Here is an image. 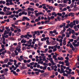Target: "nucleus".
Here are the masks:
<instances>
[{"instance_id":"33","label":"nucleus","mask_w":79,"mask_h":79,"mask_svg":"<svg viewBox=\"0 0 79 79\" xmlns=\"http://www.w3.org/2000/svg\"><path fill=\"white\" fill-rule=\"evenodd\" d=\"M16 50H17V51L19 52H21V49L20 48H19V49H16Z\"/></svg>"},{"instance_id":"38","label":"nucleus","mask_w":79,"mask_h":79,"mask_svg":"<svg viewBox=\"0 0 79 79\" xmlns=\"http://www.w3.org/2000/svg\"><path fill=\"white\" fill-rule=\"evenodd\" d=\"M10 12V10H6L5 12L6 14H8V13Z\"/></svg>"},{"instance_id":"14","label":"nucleus","mask_w":79,"mask_h":79,"mask_svg":"<svg viewBox=\"0 0 79 79\" xmlns=\"http://www.w3.org/2000/svg\"><path fill=\"white\" fill-rule=\"evenodd\" d=\"M8 58H6V59L5 60H4L5 63H6L8 62Z\"/></svg>"},{"instance_id":"59","label":"nucleus","mask_w":79,"mask_h":79,"mask_svg":"<svg viewBox=\"0 0 79 79\" xmlns=\"http://www.w3.org/2000/svg\"><path fill=\"white\" fill-rule=\"evenodd\" d=\"M10 62H13V59H10L9 60Z\"/></svg>"},{"instance_id":"13","label":"nucleus","mask_w":79,"mask_h":79,"mask_svg":"<svg viewBox=\"0 0 79 79\" xmlns=\"http://www.w3.org/2000/svg\"><path fill=\"white\" fill-rule=\"evenodd\" d=\"M12 14V12H10L8 14H5V15L8 16V15H11Z\"/></svg>"},{"instance_id":"31","label":"nucleus","mask_w":79,"mask_h":79,"mask_svg":"<svg viewBox=\"0 0 79 79\" xmlns=\"http://www.w3.org/2000/svg\"><path fill=\"white\" fill-rule=\"evenodd\" d=\"M30 5H32L33 6H34V3L33 2H31L30 3Z\"/></svg>"},{"instance_id":"5","label":"nucleus","mask_w":79,"mask_h":79,"mask_svg":"<svg viewBox=\"0 0 79 79\" xmlns=\"http://www.w3.org/2000/svg\"><path fill=\"white\" fill-rule=\"evenodd\" d=\"M63 24V25H62ZM62 24H61L60 25V26H59V27H60V28H62V27H65L66 26V23H62Z\"/></svg>"},{"instance_id":"52","label":"nucleus","mask_w":79,"mask_h":79,"mask_svg":"<svg viewBox=\"0 0 79 79\" xmlns=\"http://www.w3.org/2000/svg\"><path fill=\"white\" fill-rule=\"evenodd\" d=\"M54 59H55V58H56V56L55 55H54L53 57H52Z\"/></svg>"},{"instance_id":"15","label":"nucleus","mask_w":79,"mask_h":79,"mask_svg":"<svg viewBox=\"0 0 79 79\" xmlns=\"http://www.w3.org/2000/svg\"><path fill=\"white\" fill-rule=\"evenodd\" d=\"M46 73H44L41 76L42 77H45Z\"/></svg>"},{"instance_id":"43","label":"nucleus","mask_w":79,"mask_h":79,"mask_svg":"<svg viewBox=\"0 0 79 79\" xmlns=\"http://www.w3.org/2000/svg\"><path fill=\"white\" fill-rule=\"evenodd\" d=\"M69 28V24H67L66 27V29H68V28Z\"/></svg>"},{"instance_id":"44","label":"nucleus","mask_w":79,"mask_h":79,"mask_svg":"<svg viewBox=\"0 0 79 79\" xmlns=\"http://www.w3.org/2000/svg\"><path fill=\"white\" fill-rule=\"evenodd\" d=\"M23 62L24 63H26L27 62V61L26 60H23Z\"/></svg>"},{"instance_id":"16","label":"nucleus","mask_w":79,"mask_h":79,"mask_svg":"<svg viewBox=\"0 0 79 79\" xmlns=\"http://www.w3.org/2000/svg\"><path fill=\"white\" fill-rule=\"evenodd\" d=\"M38 13L39 15H44V14L42 12H38Z\"/></svg>"},{"instance_id":"61","label":"nucleus","mask_w":79,"mask_h":79,"mask_svg":"<svg viewBox=\"0 0 79 79\" xmlns=\"http://www.w3.org/2000/svg\"><path fill=\"white\" fill-rule=\"evenodd\" d=\"M21 38H24V35H22L20 36Z\"/></svg>"},{"instance_id":"54","label":"nucleus","mask_w":79,"mask_h":79,"mask_svg":"<svg viewBox=\"0 0 79 79\" xmlns=\"http://www.w3.org/2000/svg\"><path fill=\"white\" fill-rule=\"evenodd\" d=\"M2 30L3 31H4L5 30V27L2 26Z\"/></svg>"},{"instance_id":"11","label":"nucleus","mask_w":79,"mask_h":79,"mask_svg":"<svg viewBox=\"0 0 79 79\" xmlns=\"http://www.w3.org/2000/svg\"><path fill=\"white\" fill-rule=\"evenodd\" d=\"M70 8H73L74 7V4H73V3H72L70 6Z\"/></svg>"},{"instance_id":"60","label":"nucleus","mask_w":79,"mask_h":79,"mask_svg":"<svg viewBox=\"0 0 79 79\" xmlns=\"http://www.w3.org/2000/svg\"><path fill=\"white\" fill-rule=\"evenodd\" d=\"M57 50V49H56L55 48L53 50V52H56V50Z\"/></svg>"},{"instance_id":"12","label":"nucleus","mask_w":79,"mask_h":79,"mask_svg":"<svg viewBox=\"0 0 79 79\" xmlns=\"http://www.w3.org/2000/svg\"><path fill=\"white\" fill-rule=\"evenodd\" d=\"M3 11L5 13L6 11V6H5L4 7Z\"/></svg>"},{"instance_id":"42","label":"nucleus","mask_w":79,"mask_h":79,"mask_svg":"<svg viewBox=\"0 0 79 79\" xmlns=\"http://www.w3.org/2000/svg\"><path fill=\"white\" fill-rule=\"evenodd\" d=\"M73 14V13L70 12L69 14V16H71V15Z\"/></svg>"},{"instance_id":"18","label":"nucleus","mask_w":79,"mask_h":79,"mask_svg":"<svg viewBox=\"0 0 79 79\" xmlns=\"http://www.w3.org/2000/svg\"><path fill=\"white\" fill-rule=\"evenodd\" d=\"M15 50V48H11L10 49V51L11 52H13Z\"/></svg>"},{"instance_id":"19","label":"nucleus","mask_w":79,"mask_h":79,"mask_svg":"<svg viewBox=\"0 0 79 79\" xmlns=\"http://www.w3.org/2000/svg\"><path fill=\"white\" fill-rule=\"evenodd\" d=\"M57 15V16H62V14L61 13H58Z\"/></svg>"},{"instance_id":"27","label":"nucleus","mask_w":79,"mask_h":79,"mask_svg":"<svg viewBox=\"0 0 79 79\" xmlns=\"http://www.w3.org/2000/svg\"><path fill=\"white\" fill-rule=\"evenodd\" d=\"M35 73L36 74V75H39V72H35Z\"/></svg>"},{"instance_id":"26","label":"nucleus","mask_w":79,"mask_h":79,"mask_svg":"<svg viewBox=\"0 0 79 79\" xmlns=\"http://www.w3.org/2000/svg\"><path fill=\"white\" fill-rule=\"evenodd\" d=\"M12 34V31H10V32L9 33L8 35H9V36H11Z\"/></svg>"},{"instance_id":"56","label":"nucleus","mask_w":79,"mask_h":79,"mask_svg":"<svg viewBox=\"0 0 79 79\" xmlns=\"http://www.w3.org/2000/svg\"><path fill=\"white\" fill-rule=\"evenodd\" d=\"M41 45H42V43H39L38 44V45H39V47H40Z\"/></svg>"},{"instance_id":"51","label":"nucleus","mask_w":79,"mask_h":79,"mask_svg":"<svg viewBox=\"0 0 79 79\" xmlns=\"http://www.w3.org/2000/svg\"><path fill=\"white\" fill-rule=\"evenodd\" d=\"M2 38L3 39H5V35H4L3 34L2 35Z\"/></svg>"},{"instance_id":"24","label":"nucleus","mask_w":79,"mask_h":79,"mask_svg":"<svg viewBox=\"0 0 79 79\" xmlns=\"http://www.w3.org/2000/svg\"><path fill=\"white\" fill-rule=\"evenodd\" d=\"M28 37H29L30 38H31V37H32V35H29V34H27Z\"/></svg>"},{"instance_id":"28","label":"nucleus","mask_w":79,"mask_h":79,"mask_svg":"<svg viewBox=\"0 0 79 79\" xmlns=\"http://www.w3.org/2000/svg\"><path fill=\"white\" fill-rule=\"evenodd\" d=\"M17 31L18 32H21V29L19 28L17 29Z\"/></svg>"},{"instance_id":"29","label":"nucleus","mask_w":79,"mask_h":79,"mask_svg":"<svg viewBox=\"0 0 79 79\" xmlns=\"http://www.w3.org/2000/svg\"><path fill=\"white\" fill-rule=\"evenodd\" d=\"M38 69H33V71H38Z\"/></svg>"},{"instance_id":"32","label":"nucleus","mask_w":79,"mask_h":79,"mask_svg":"<svg viewBox=\"0 0 79 79\" xmlns=\"http://www.w3.org/2000/svg\"><path fill=\"white\" fill-rule=\"evenodd\" d=\"M69 24V27H70V26H72V24H73V22H71L70 24Z\"/></svg>"},{"instance_id":"50","label":"nucleus","mask_w":79,"mask_h":79,"mask_svg":"<svg viewBox=\"0 0 79 79\" xmlns=\"http://www.w3.org/2000/svg\"><path fill=\"white\" fill-rule=\"evenodd\" d=\"M29 27H34V26L32 25H31V24H30L29 25Z\"/></svg>"},{"instance_id":"7","label":"nucleus","mask_w":79,"mask_h":79,"mask_svg":"<svg viewBox=\"0 0 79 79\" xmlns=\"http://www.w3.org/2000/svg\"><path fill=\"white\" fill-rule=\"evenodd\" d=\"M27 67H25L24 66H22L20 68V69L21 70H23V69H27Z\"/></svg>"},{"instance_id":"3","label":"nucleus","mask_w":79,"mask_h":79,"mask_svg":"<svg viewBox=\"0 0 79 79\" xmlns=\"http://www.w3.org/2000/svg\"><path fill=\"white\" fill-rule=\"evenodd\" d=\"M70 47L72 48V50L73 51H74L75 50V48H74V46L73 45L72 43H70L69 44Z\"/></svg>"},{"instance_id":"45","label":"nucleus","mask_w":79,"mask_h":79,"mask_svg":"<svg viewBox=\"0 0 79 79\" xmlns=\"http://www.w3.org/2000/svg\"><path fill=\"white\" fill-rule=\"evenodd\" d=\"M6 64H3V65H2V68H5Z\"/></svg>"},{"instance_id":"2","label":"nucleus","mask_w":79,"mask_h":79,"mask_svg":"<svg viewBox=\"0 0 79 79\" xmlns=\"http://www.w3.org/2000/svg\"><path fill=\"white\" fill-rule=\"evenodd\" d=\"M25 20H27V21H30V19L29 18H28L27 17L23 16V17L22 19V21H24Z\"/></svg>"},{"instance_id":"22","label":"nucleus","mask_w":79,"mask_h":79,"mask_svg":"<svg viewBox=\"0 0 79 79\" xmlns=\"http://www.w3.org/2000/svg\"><path fill=\"white\" fill-rule=\"evenodd\" d=\"M46 42L47 43H46L47 45H50V44H50V42H49V40H46Z\"/></svg>"},{"instance_id":"1","label":"nucleus","mask_w":79,"mask_h":79,"mask_svg":"<svg viewBox=\"0 0 79 79\" xmlns=\"http://www.w3.org/2000/svg\"><path fill=\"white\" fill-rule=\"evenodd\" d=\"M16 69H17V68L15 67L13 69H12L10 71V72L13 73V74H14L15 76H18V73H16V71H15Z\"/></svg>"},{"instance_id":"55","label":"nucleus","mask_w":79,"mask_h":79,"mask_svg":"<svg viewBox=\"0 0 79 79\" xmlns=\"http://www.w3.org/2000/svg\"><path fill=\"white\" fill-rule=\"evenodd\" d=\"M14 16H15V15H14V14L11 15V18H13Z\"/></svg>"},{"instance_id":"9","label":"nucleus","mask_w":79,"mask_h":79,"mask_svg":"<svg viewBox=\"0 0 79 79\" xmlns=\"http://www.w3.org/2000/svg\"><path fill=\"white\" fill-rule=\"evenodd\" d=\"M26 29H29V27L27 26H29V23H27L26 24Z\"/></svg>"},{"instance_id":"8","label":"nucleus","mask_w":79,"mask_h":79,"mask_svg":"<svg viewBox=\"0 0 79 79\" xmlns=\"http://www.w3.org/2000/svg\"><path fill=\"white\" fill-rule=\"evenodd\" d=\"M9 31H7V30H5L4 31V32L3 33V34L4 35H5L6 34H8L9 33Z\"/></svg>"},{"instance_id":"30","label":"nucleus","mask_w":79,"mask_h":79,"mask_svg":"<svg viewBox=\"0 0 79 79\" xmlns=\"http://www.w3.org/2000/svg\"><path fill=\"white\" fill-rule=\"evenodd\" d=\"M68 0H64L63 2L64 3H66L67 2H68Z\"/></svg>"},{"instance_id":"53","label":"nucleus","mask_w":79,"mask_h":79,"mask_svg":"<svg viewBox=\"0 0 79 79\" xmlns=\"http://www.w3.org/2000/svg\"><path fill=\"white\" fill-rule=\"evenodd\" d=\"M6 5H7V6H10V3L9 2H7L6 3Z\"/></svg>"},{"instance_id":"25","label":"nucleus","mask_w":79,"mask_h":79,"mask_svg":"<svg viewBox=\"0 0 79 79\" xmlns=\"http://www.w3.org/2000/svg\"><path fill=\"white\" fill-rule=\"evenodd\" d=\"M14 16H15V17H16V18H18L19 17V15L18 14L15 15L14 14Z\"/></svg>"},{"instance_id":"35","label":"nucleus","mask_w":79,"mask_h":79,"mask_svg":"<svg viewBox=\"0 0 79 79\" xmlns=\"http://www.w3.org/2000/svg\"><path fill=\"white\" fill-rule=\"evenodd\" d=\"M11 26L12 27H14V28H16V27H15V24H11Z\"/></svg>"},{"instance_id":"64","label":"nucleus","mask_w":79,"mask_h":79,"mask_svg":"<svg viewBox=\"0 0 79 79\" xmlns=\"http://www.w3.org/2000/svg\"><path fill=\"white\" fill-rule=\"evenodd\" d=\"M31 59H29L27 60V63H30V62H31Z\"/></svg>"},{"instance_id":"10","label":"nucleus","mask_w":79,"mask_h":79,"mask_svg":"<svg viewBox=\"0 0 79 79\" xmlns=\"http://www.w3.org/2000/svg\"><path fill=\"white\" fill-rule=\"evenodd\" d=\"M47 66L46 65L43 66V70H46L47 69Z\"/></svg>"},{"instance_id":"36","label":"nucleus","mask_w":79,"mask_h":79,"mask_svg":"<svg viewBox=\"0 0 79 79\" xmlns=\"http://www.w3.org/2000/svg\"><path fill=\"white\" fill-rule=\"evenodd\" d=\"M16 59H18V60L19 61H21L22 60L21 59L19 58V57H16Z\"/></svg>"},{"instance_id":"49","label":"nucleus","mask_w":79,"mask_h":79,"mask_svg":"<svg viewBox=\"0 0 79 79\" xmlns=\"http://www.w3.org/2000/svg\"><path fill=\"white\" fill-rule=\"evenodd\" d=\"M45 72V71L44 70H41V73H44Z\"/></svg>"},{"instance_id":"34","label":"nucleus","mask_w":79,"mask_h":79,"mask_svg":"<svg viewBox=\"0 0 79 79\" xmlns=\"http://www.w3.org/2000/svg\"><path fill=\"white\" fill-rule=\"evenodd\" d=\"M50 77L52 78H54V77H55V75H53L51 76Z\"/></svg>"},{"instance_id":"62","label":"nucleus","mask_w":79,"mask_h":79,"mask_svg":"<svg viewBox=\"0 0 79 79\" xmlns=\"http://www.w3.org/2000/svg\"><path fill=\"white\" fill-rule=\"evenodd\" d=\"M22 15V13H21V12L19 13V16H21Z\"/></svg>"},{"instance_id":"41","label":"nucleus","mask_w":79,"mask_h":79,"mask_svg":"<svg viewBox=\"0 0 79 79\" xmlns=\"http://www.w3.org/2000/svg\"><path fill=\"white\" fill-rule=\"evenodd\" d=\"M47 19L48 20H50L51 19V17H49V16H48Z\"/></svg>"},{"instance_id":"23","label":"nucleus","mask_w":79,"mask_h":79,"mask_svg":"<svg viewBox=\"0 0 79 79\" xmlns=\"http://www.w3.org/2000/svg\"><path fill=\"white\" fill-rule=\"evenodd\" d=\"M68 52L70 54H71V55H72L73 54V51L71 50L70 51H69Z\"/></svg>"},{"instance_id":"58","label":"nucleus","mask_w":79,"mask_h":79,"mask_svg":"<svg viewBox=\"0 0 79 79\" xmlns=\"http://www.w3.org/2000/svg\"><path fill=\"white\" fill-rule=\"evenodd\" d=\"M46 57H44V58H43V59H42L43 61H45V60H46Z\"/></svg>"},{"instance_id":"47","label":"nucleus","mask_w":79,"mask_h":79,"mask_svg":"<svg viewBox=\"0 0 79 79\" xmlns=\"http://www.w3.org/2000/svg\"><path fill=\"white\" fill-rule=\"evenodd\" d=\"M69 62V61L68 60H65V63H68Z\"/></svg>"},{"instance_id":"39","label":"nucleus","mask_w":79,"mask_h":79,"mask_svg":"<svg viewBox=\"0 0 79 79\" xmlns=\"http://www.w3.org/2000/svg\"><path fill=\"white\" fill-rule=\"evenodd\" d=\"M72 37L73 39H76V38H74V37H75V35H72Z\"/></svg>"},{"instance_id":"57","label":"nucleus","mask_w":79,"mask_h":79,"mask_svg":"<svg viewBox=\"0 0 79 79\" xmlns=\"http://www.w3.org/2000/svg\"><path fill=\"white\" fill-rule=\"evenodd\" d=\"M65 59L66 60H69V57L68 56L65 57Z\"/></svg>"},{"instance_id":"21","label":"nucleus","mask_w":79,"mask_h":79,"mask_svg":"<svg viewBox=\"0 0 79 79\" xmlns=\"http://www.w3.org/2000/svg\"><path fill=\"white\" fill-rule=\"evenodd\" d=\"M57 19H58L59 21H61V18H60V17H59V16L57 17Z\"/></svg>"},{"instance_id":"46","label":"nucleus","mask_w":79,"mask_h":79,"mask_svg":"<svg viewBox=\"0 0 79 79\" xmlns=\"http://www.w3.org/2000/svg\"><path fill=\"white\" fill-rule=\"evenodd\" d=\"M71 31V28H69L67 30V32H68V31Z\"/></svg>"},{"instance_id":"17","label":"nucleus","mask_w":79,"mask_h":79,"mask_svg":"<svg viewBox=\"0 0 79 79\" xmlns=\"http://www.w3.org/2000/svg\"><path fill=\"white\" fill-rule=\"evenodd\" d=\"M48 8L49 10H51L52 11V9L53 8V7L52 6H50Z\"/></svg>"},{"instance_id":"48","label":"nucleus","mask_w":79,"mask_h":79,"mask_svg":"<svg viewBox=\"0 0 79 79\" xmlns=\"http://www.w3.org/2000/svg\"><path fill=\"white\" fill-rule=\"evenodd\" d=\"M47 69L48 71H50L51 70V69L50 68V67H48L47 68Z\"/></svg>"},{"instance_id":"37","label":"nucleus","mask_w":79,"mask_h":79,"mask_svg":"<svg viewBox=\"0 0 79 79\" xmlns=\"http://www.w3.org/2000/svg\"><path fill=\"white\" fill-rule=\"evenodd\" d=\"M30 64L31 65H34V62H33L32 63H30Z\"/></svg>"},{"instance_id":"40","label":"nucleus","mask_w":79,"mask_h":79,"mask_svg":"<svg viewBox=\"0 0 79 79\" xmlns=\"http://www.w3.org/2000/svg\"><path fill=\"white\" fill-rule=\"evenodd\" d=\"M27 37H28V35H27V34L26 35H24V38H27Z\"/></svg>"},{"instance_id":"4","label":"nucleus","mask_w":79,"mask_h":79,"mask_svg":"<svg viewBox=\"0 0 79 79\" xmlns=\"http://www.w3.org/2000/svg\"><path fill=\"white\" fill-rule=\"evenodd\" d=\"M78 10V7H74V8L72 9V11L75 12L76 11H77Z\"/></svg>"},{"instance_id":"6","label":"nucleus","mask_w":79,"mask_h":79,"mask_svg":"<svg viewBox=\"0 0 79 79\" xmlns=\"http://www.w3.org/2000/svg\"><path fill=\"white\" fill-rule=\"evenodd\" d=\"M34 33H35L37 34V35H40V31H35Z\"/></svg>"},{"instance_id":"63","label":"nucleus","mask_w":79,"mask_h":79,"mask_svg":"<svg viewBox=\"0 0 79 79\" xmlns=\"http://www.w3.org/2000/svg\"><path fill=\"white\" fill-rule=\"evenodd\" d=\"M10 28L11 29V31H14V29L12 27H10Z\"/></svg>"},{"instance_id":"20","label":"nucleus","mask_w":79,"mask_h":79,"mask_svg":"<svg viewBox=\"0 0 79 79\" xmlns=\"http://www.w3.org/2000/svg\"><path fill=\"white\" fill-rule=\"evenodd\" d=\"M7 64L8 65H12V64H13V63H11L10 62H8L7 63Z\"/></svg>"}]
</instances>
